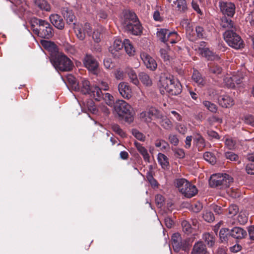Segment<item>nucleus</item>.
I'll list each match as a JSON object with an SVG mask.
<instances>
[{
  "label": "nucleus",
  "instance_id": "f257e3e1",
  "mask_svg": "<svg viewBox=\"0 0 254 254\" xmlns=\"http://www.w3.org/2000/svg\"><path fill=\"white\" fill-rule=\"evenodd\" d=\"M121 22L125 30L130 34L137 35L142 32V27L134 12H125Z\"/></svg>",
  "mask_w": 254,
  "mask_h": 254
},
{
  "label": "nucleus",
  "instance_id": "f03ea898",
  "mask_svg": "<svg viewBox=\"0 0 254 254\" xmlns=\"http://www.w3.org/2000/svg\"><path fill=\"white\" fill-rule=\"evenodd\" d=\"M31 23L33 32L39 37L50 39L53 36V28L48 22L34 17L31 19Z\"/></svg>",
  "mask_w": 254,
  "mask_h": 254
},
{
  "label": "nucleus",
  "instance_id": "7ed1b4c3",
  "mask_svg": "<svg viewBox=\"0 0 254 254\" xmlns=\"http://www.w3.org/2000/svg\"><path fill=\"white\" fill-rule=\"evenodd\" d=\"M160 84L170 95H177L182 92V87L180 82L170 77H161Z\"/></svg>",
  "mask_w": 254,
  "mask_h": 254
},
{
  "label": "nucleus",
  "instance_id": "20e7f679",
  "mask_svg": "<svg viewBox=\"0 0 254 254\" xmlns=\"http://www.w3.org/2000/svg\"><path fill=\"white\" fill-rule=\"evenodd\" d=\"M51 62L57 70L62 71H69L73 67L71 60L62 53H58L53 58Z\"/></svg>",
  "mask_w": 254,
  "mask_h": 254
},
{
  "label": "nucleus",
  "instance_id": "39448f33",
  "mask_svg": "<svg viewBox=\"0 0 254 254\" xmlns=\"http://www.w3.org/2000/svg\"><path fill=\"white\" fill-rule=\"evenodd\" d=\"M114 108L119 116L125 118L126 122L131 123L133 121L132 109L126 101L123 100L116 101Z\"/></svg>",
  "mask_w": 254,
  "mask_h": 254
},
{
  "label": "nucleus",
  "instance_id": "423d86ee",
  "mask_svg": "<svg viewBox=\"0 0 254 254\" xmlns=\"http://www.w3.org/2000/svg\"><path fill=\"white\" fill-rule=\"evenodd\" d=\"M176 184L179 191L187 197H192L198 192L196 187L185 179L176 180Z\"/></svg>",
  "mask_w": 254,
  "mask_h": 254
},
{
  "label": "nucleus",
  "instance_id": "0eeeda50",
  "mask_svg": "<svg viewBox=\"0 0 254 254\" xmlns=\"http://www.w3.org/2000/svg\"><path fill=\"white\" fill-rule=\"evenodd\" d=\"M233 182V178L226 174H217L211 176L210 180V185L212 187H218L223 189L229 187Z\"/></svg>",
  "mask_w": 254,
  "mask_h": 254
},
{
  "label": "nucleus",
  "instance_id": "6e6552de",
  "mask_svg": "<svg viewBox=\"0 0 254 254\" xmlns=\"http://www.w3.org/2000/svg\"><path fill=\"white\" fill-rule=\"evenodd\" d=\"M224 38L227 44L233 48L238 50L244 47L243 41L233 30L226 31L224 33Z\"/></svg>",
  "mask_w": 254,
  "mask_h": 254
},
{
  "label": "nucleus",
  "instance_id": "1a4fd4ad",
  "mask_svg": "<svg viewBox=\"0 0 254 254\" xmlns=\"http://www.w3.org/2000/svg\"><path fill=\"white\" fill-rule=\"evenodd\" d=\"M171 243L173 250L176 252H179L181 249L185 252H188L189 250L190 244L186 240L182 241L179 233H175L172 235Z\"/></svg>",
  "mask_w": 254,
  "mask_h": 254
},
{
  "label": "nucleus",
  "instance_id": "9d476101",
  "mask_svg": "<svg viewBox=\"0 0 254 254\" xmlns=\"http://www.w3.org/2000/svg\"><path fill=\"white\" fill-rule=\"evenodd\" d=\"M74 25V30L77 37L80 40H83L86 35H90L91 33V29L89 23H86L84 24H75Z\"/></svg>",
  "mask_w": 254,
  "mask_h": 254
},
{
  "label": "nucleus",
  "instance_id": "9b49d317",
  "mask_svg": "<svg viewBox=\"0 0 254 254\" xmlns=\"http://www.w3.org/2000/svg\"><path fill=\"white\" fill-rule=\"evenodd\" d=\"M140 58L146 67L152 71L155 70L157 67V64L156 61L145 52L140 54Z\"/></svg>",
  "mask_w": 254,
  "mask_h": 254
},
{
  "label": "nucleus",
  "instance_id": "f8f14e48",
  "mask_svg": "<svg viewBox=\"0 0 254 254\" xmlns=\"http://www.w3.org/2000/svg\"><path fill=\"white\" fill-rule=\"evenodd\" d=\"M84 64L89 70L96 73L99 64L97 61L90 55H86L84 59Z\"/></svg>",
  "mask_w": 254,
  "mask_h": 254
},
{
  "label": "nucleus",
  "instance_id": "ddd939ff",
  "mask_svg": "<svg viewBox=\"0 0 254 254\" xmlns=\"http://www.w3.org/2000/svg\"><path fill=\"white\" fill-rule=\"evenodd\" d=\"M219 6L221 11L224 14L232 17L235 12V5L231 2L220 1Z\"/></svg>",
  "mask_w": 254,
  "mask_h": 254
},
{
  "label": "nucleus",
  "instance_id": "4468645a",
  "mask_svg": "<svg viewBox=\"0 0 254 254\" xmlns=\"http://www.w3.org/2000/svg\"><path fill=\"white\" fill-rule=\"evenodd\" d=\"M158 110L155 108H150L140 113L139 118L142 122L148 123L152 121V118L158 114Z\"/></svg>",
  "mask_w": 254,
  "mask_h": 254
},
{
  "label": "nucleus",
  "instance_id": "2eb2a0df",
  "mask_svg": "<svg viewBox=\"0 0 254 254\" xmlns=\"http://www.w3.org/2000/svg\"><path fill=\"white\" fill-rule=\"evenodd\" d=\"M118 90L121 96L127 99L132 96V91L128 83L124 82H121L118 85Z\"/></svg>",
  "mask_w": 254,
  "mask_h": 254
},
{
  "label": "nucleus",
  "instance_id": "dca6fc26",
  "mask_svg": "<svg viewBox=\"0 0 254 254\" xmlns=\"http://www.w3.org/2000/svg\"><path fill=\"white\" fill-rule=\"evenodd\" d=\"M124 46V42L119 39H116L113 44L109 48V51L115 57L119 58L120 56L119 51L122 50Z\"/></svg>",
  "mask_w": 254,
  "mask_h": 254
},
{
  "label": "nucleus",
  "instance_id": "f3484780",
  "mask_svg": "<svg viewBox=\"0 0 254 254\" xmlns=\"http://www.w3.org/2000/svg\"><path fill=\"white\" fill-rule=\"evenodd\" d=\"M231 236L237 240L245 238L247 235V232L243 228L239 227H235L231 230Z\"/></svg>",
  "mask_w": 254,
  "mask_h": 254
},
{
  "label": "nucleus",
  "instance_id": "a211bd4d",
  "mask_svg": "<svg viewBox=\"0 0 254 254\" xmlns=\"http://www.w3.org/2000/svg\"><path fill=\"white\" fill-rule=\"evenodd\" d=\"M91 88L89 81L86 79H82L79 82V89L76 91H79L84 95H89Z\"/></svg>",
  "mask_w": 254,
  "mask_h": 254
},
{
  "label": "nucleus",
  "instance_id": "6ab92c4d",
  "mask_svg": "<svg viewBox=\"0 0 254 254\" xmlns=\"http://www.w3.org/2000/svg\"><path fill=\"white\" fill-rule=\"evenodd\" d=\"M50 20L51 23L59 29H63L64 26V23L61 16L57 14L50 15Z\"/></svg>",
  "mask_w": 254,
  "mask_h": 254
},
{
  "label": "nucleus",
  "instance_id": "aec40b11",
  "mask_svg": "<svg viewBox=\"0 0 254 254\" xmlns=\"http://www.w3.org/2000/svg\"><path fill=\"white\" fill-rule=\"evenodd\" d=\"M160 54L161 57L163 59L164 61L166 64L169 63L172 59V52L168 45H166L164 48H161L160 49Z\"/></svg>",
  "mask_w": 254,
  "mask_h": 254
},
{
  "label": "nucleus",
  "instance_id": "412c9836",
  "mask_svg": "<svg viewBox=\"0 0 254 254\" xmlns=\"http://www.w3.org/2000/svg\"><path fill=\"white\" fill-rule=\"evenodd\" d=\"M62 13L68 24H70L74 23V21L75 19V16L72 10L67 7H64L62 9Z\"/></svg>",
  "mask_w": 254,
  "mask_h": 254
},
{
  "label": "nucleus",
  "instance_id": "4be33fe9",
  "mask_svg": "<svg viewBox=\"0 0 254 254\" xmlns=\"http://www.w3.org/2000/svg\"><path fill=\"white\" fill-rule=\"evenodd\" d=\"M207 249L202 242H198L193 245L191 254H206Z\"/></svg>",
  "mask_w": 254,
  "mask_h": 254
},
{
  "label": "nucleus",
  "instance_id": "5701e85b",
  "mask_svg": "<svg viewBox=\"0 0 254 254\" xmlns=\"http://www.w3.org/2000/svg\"><path fill=\"white\" fill-rule=\"evenodd\" d=\"M220 25L223 28L228 29V30H236V27L234 25L233 22L230 18H228L225 16H223L221 18Z\"/></svg>",
  "mask_w": 254,
  "mask_h": 254
},
{
  "label": "nucleus",
  "instance_id": "b1692460",
  "mask_svg": "<svg viewBox=\"0 0 254 254\" xmlns=\"http://www.w3.org/2000/svg\"><path fill=\"white\" fill-rule=\"evenodd\" d=\"M218 102L220 106L225 108L229 107L234 104L233 99L227 95L220 96Z\"/></svg>",
  "mask_w": 254,
  "mask_h": 254
},
{
  "label": "nucleus",
  "instance_id": "393cba45",
  "mask_svg": "<svg viewBox=\"0 0 254 254\" xmlns=\"http://www.w3.org/2000/svg\"><path fill=\"white\" fill-rule=\"evenodd\" d=\"M198 49L200 54L208 60H215L219 58L218 56L214 55L213 53L208 48H199Z\"/></svg>",
  "mask_w": 254,
  "mask_h": 254
},
{
  "label": "nucleus",
  "instance_id": "a878e982",
  "mask_svg": "<svg viewBox=\"0 0 254 254\" xmlns=\"http://www.w3.org/2000/svg\"><path fill=\"white\" fill-rule=\"evenodd\" d=\"M134 145L138 151L142 155L145 161L149 162L150 156L147 149L143 146L140 143L135 141Z\"/></svg>",
  "mask_w": 254,
  "mask_h": 254
},
{
  "label": "nucleus",
  "instance_id": "bb28decb",
  "mask_svg": "<svg viewBox=\"0 0 254 254\" xmlns=\"http://www.w3.org/2000/svg\"><path fill=\"white\" fill-rule=\"evenodd\" d=\"M193 141L196 144L199 151L202 150L205 147V140L199 133H197L194 135Z\"/></svg>",
  "mask_w": 254,
  "mask_h": 254
},
{
  "label": "nucleus",
  "instance_id": "cd10ccee",
  "mask_svg": "<svg viewBox=\"0 0 254 254\" xmlns=\"http://www.w3.org/2000/svg\"><path fill=\"white\" fill-rule=\"evenodd\" d=\"M126 73H127L128 76L130 81L135 85H137L139 84V80L137 78V76L135 71L130 67H127L125 70Z\"/></svg>",
  "mask_w": 254,
  "mask_h": 254
},
{
  "label": "nucleus",
  "instance_id": "c85d7f7f",
  "mask_svg": "<svg viewBox=\"0 0 254 254\" xmlns=\"http://www.w3.org/2000/svg\"><path fill=\"white\" fill-rule=\"evenodd\" d=\"M97 101H100L103 96L102 92L100 87L97 86H92L89 95Z\"/></svg>",
  "mask_w": 254,
  "mask_h": 254
},
{
  "label": "nucleus",
  "instance_id": "c756f323",
  "mask_svg": "<svg viewBox=\"0 0 254 254\" xmlns=\"http://www.w3.org/2000/svg\"><path fill=\"white\" fill-rule=\"evenodd\" d=\"M36 6L42 10L49 11L51 10V6L46 0H34Z\"/></svg>",
  "mask_w": 254,
  "mask_h": 254
},
{
  "label": "nucleus",
  "instance_id": "7c9ffc66",
  "mask_svg": "<svg viewBox=\"0 0 254 254\" xmlns=\"http://www.w3.org/2000/svg\"><path fill=\"white\" fill-rule=\"evenodd\" d=\"M169 30L166 29H161L157 32V36L159 40L165 43L168 42Z\"/></svg>",
  "mask_w": 254,
  "mask_h": 254
},
{
  "label": "nucleus",
  "instance_id": "2f4dec72",
  "mask_svg": "<svg viewBox=\"0 0 254 254\" xmlns=\"http://www.w3.org/2000/svg\"><path fill=\"white\" fill-rule=\"evenodd\" d=\"M193 81L199 86H202L205 84V81L201 74L197 71L194 70L192 75Z\"/></svg>",
  "mask_w": 254,
  "mask_h": 254
},
{
  "label": "nucleus",
  "instance_id": "473e14b6",
  "mask_svg": "<svg viewBox=\"0 0 254 254\" xmlns=\"http://www.w3.org/2000/svg\"><path fill=\"white\" fill-rule=\"evenodd\" d=\"M231 231L227 228H222L219 232L220 240L222 243L228 242L231 235Z\"/></svg>",
  "mask_w": 254,
  "mask_h": 254
},
{
  "label": "nucleus",
  "instance_id": "72a5a7b5",
  "mask_svg": "<svg viewBox=\"0 0 254 254\" xmlns=\"http://www.w3.org/2000/svg\"><path fill=\"white\" fill-rule=\"evenodd\" d=\"M139 78L141 82L146 86H150L152 85V82L149 75L145 72H142L139 74Z\"/></svg>",
  "mask_w": 254,
  "mask_h": 254
},
{
  "label": "nucleus",
  "instance_id": "f704fd0d",
  "mask_svg": "<svg viewBox=\"0 0 254 254\" xmlns=\"http://www.w3.org/2000/svg\"><path fill=\"white\" fill-rule=\"evenodd\" d=\"M180 25L183 28L185 29L187 34L190 36L193 32V28L190 21L188 19H184L181 21Z\"/></svg>",
  "mask_w": 254,
  "mask_h": 254
},
{
  "label": "nucleus",
  "instance_id": "c9c22d12",
  "mask_svg": "<svg viewBox=\"0 0 254 254\" xmlns=\"http://www.w3.org/2000/svg\"><path fill=\"white\" fill-rule=\"evenodd\" d=\"M203 239L208 247H212L215 243V237L212 234L206 233L203 234Z\"/></svg>",
  "mask_w": 254,
  "mask_h": 254
},
{
  "label": "nucleus",
  "instance_id": "e433bc0d",
  "mask_svg": "<svg viewBox=\"0 0 254 254\" xmlns=\"http://www.w3.org/2000/svg\"><path fill=\"white\" fill-rule=\"evenodd\" d=\"M124 46L126 53L129 56H133L135 53V49L132 45L130 41L128 39H125L124 41Z\"/></svg>",
  "mask_w": 254,
  "mask_h": 254
},
{
  "label": "nucleus",
  "instance_id": "4c0bfd02",
  "mask_svg": "<svg viewBox=\"0 0 254 254\" xmlns=\"http://www.w3.org/2000/svg\"><path fill=\"white\" fill-rule=\"evenodd\" d=\"M158 118H160L161 121L160 122L161 126L165 129H171L173 127L171 121L166 117H162V116L159 115L157 117Z\"/></svg>",
  "mask_w": 254,
  "mask_h": 254
},
{
  "label": "nucleus",
  "instance_id": "58836bf2",
  "mask_svg": "<svg viewBox=\"0 0 254 254\" xmlns=\"http://www.w3.org/2000/svg\"><path fill=\"white\" fill-rule=\"evenodd\" d=\"M155 146L160 148V149L163 151L169 148V144L163 139H157L155 142Z\"/></svg>",
  "mask_w": 254,
  "mask_h": 254
},
{
  "label": "nucleus",
  "instance_id": "ea45409f",
  "mask_svg": "<svg viewBox=\"0 0 254 254\" xmlns=\"http://www.w3.org/2000/svg\"><path fill=\"white\" fill-rule=\"evenodd\" d=\"M83 104L92 114H96L97 113L98 110L92 100H89L87 101L86 103L83 102Z\"/></svg>",
  "mask_w": 254,
  "mask_h": 254
},
{
  "label": "nucleus",
  "instance_id": "a19ab883",
  "mask_svg": "<svg viewBox=\"0 0 254 254\" xmlns=\"http://www.w3.org/2000/svg\"><path fill=\"white\" fill-rule=\"evenodd\" d=\"M158 161L163 168H165L169 165L167 157L161 153H159L158 154Z\"/></svg>",
  "mask_w": 254,
  "mask_h": 254
},
{
  "label": "nucleus",
  "instance_id": "79ce46f5",
  "mask_svg": "<svg viewBox=\"0 0 254 254\" xmlns=\"http://www.w3.org/2000/svg\"><path fill=\"white\" fill-rule=\"evenodd\" d=\"M168 36V42L171 44L176 43L181 39L180 36L175 31L170 32L169 31Z\"/></svg>",
  "mask_w": 254,
  "mask_h": 254
},
{
  "label": "nucleus",
  "instance_id": "37998d69",
  "mask_svg": "<svg viewBox=\"0 0 254 254\" xmlns=\"http://www.w3.org/2000/svg\"><path fill=\"white\" fill-rule=\"evenodd\" d=\"M204 159L210 163L211 164H214L216 162V159L213 154L209 152H206L203 154Z\"/></svg>",
  "mask_w": 254,
  "mask_h": 254
},
{
  "label": "nucleus",
  "instance_id": "c03bdc74",
  "mask_svg": "<svg viewBox=\"0 0 254 254\" xmlns=\"http://www.w3.org/2000/svg\"><path fill=\"white\" fill-rule=\"evenodd\" d=\"M105 103L110 106H112L114 104V98L113 96L108 93L103 94L102 98Z\"/></svg>",
  "mask_w": 254,
  "mask_h": 254
},
{
  "label": "nucleus",
  "instance_id": "a18cd8bd",
  "mask_svg": "<svg viewBox=\"0 0 254 254\" xmlns=\"http://www.w3.org/2000/svg\"><path fill=\"white\" fill-rule=\"evenodd\" d=\"M239 211V208L236 205L233 204L229 206L228 208V217L229 218H233L236 215Z\"/></svg>",
  "mask_w": 254,
  "mask_h": 254
},
{
  "label": "nucleus",
  "instance_id": "49530a36",
  "mask_svg": "<svg viewBox=\"0 0 254 254\" xmlns=\"http://www.w3.org/2000/svg\"><path fill=\"white\" fill-rule=\"evenodd\" d=\"M178 10L185 12L187 9V5L186 0H177L175 2Z\"/></svg>",
  "mask_w": 254,
  "mask_h": 254
},
{
  "label": "nucleus",
  "instance_id": "de8ad7c7",
  "mask_svg": "<svg viewBox=\"0 0 254 254\" xmlns=\"http://www.w3.org/2000/svg\"><path fill=\"white\" fill-rule=\"evenodd\" d=\"M203 105L205 107L211 112L215 113L217 110V107L215 104L208 101H204Z\"/></svg>",
  "mask_w": 254,
  "mask_h": 254
},
{
  "label": "nucleus",
  "instance_id": "09e8293b",
  "mask_svg": "<svg viewBox=\"0 0 254 254\" xmlns=\"http://www.w3.org/2000/svg\"><path fill=\"white\" fill-rule=\"evenodd\" d=\"M67 80L71 84V88L74 90L79 89V82L77 83L75 78L72 75L67 77Z\"/></svg>",
  "mask_w": 254,
  "mask_h": 254
},
{
  "label": "nucleus",
  "instance_id": "8fccbe9b",
  "mask_svg": "<svg viewBox=\"0 0 254 254\" xmlns=\"http://www.w3.org/2000/svg\"><path fill=\"white\" fill-rule=\"evenodd\" d=\"M203 218L205 221L209 223L213 222L215 219L213 214L211 212L208 211H206L204 213Z\"/></svg>",
  "mask_w": 254,
  "mask_h": 254
},
{
  "label": "nucleus",
  "instance_id": "3c124183",
  "mask_svg": "<svg viewBox=\"0 0 254 254\" xmlns=\"http://www.w3.org/2000/svg\"><path fill=\"white\" fill-rule=\"evenodd\" d=\"M132 133L133 135L139 140L144 141L145 139V136L136 129H133L132 130Z\"/></svg>",
  "mask_w": 254,
  "mask_h": 254
},
{
  "label": "nucleus",
  "instance_id": "603ef678",
  "mask_svg": "<svg viewBox=\"0 0 254 254\" xmlns=\"http://www.w3.org/2000/svg\"><path fill=\"white\" fill-rule=\"evenodd\" d=\"M112 129L114 132H115L116 133L119 134L121 137H124L126 136L125 133L120 128L119 125L117 124L112 125Z\"/></svg>",
  "mask_w": 254,
  "mask_h": 254
},
{
  "label": "nucleus",
  "instance_id": "864d4df0",
  "mask_svg": "<svg viewBox=\"0 0 254 254\" xmlns=\"http://www.w3.org/2000/svg\"><path fill=\"white\" fill-rule=\"evenodd\" d=\"M226 158L231 161H236L238 160V156L233 152H226L225 153Z\"/></svg>",
  "mask_w": 254,
  "mask_h": 254
},
{
  "label": "nucleus",
  "instance_id": "5fc2aeb1",
  "mask_svg": "<svg viewBox=\"0 0 254 254\" xmlns=\"http://www.w3.org/2000/svg\"><path fill=\"white\" fill-rule=\"evenodd\" d=\"M236 144V140L230 138L226 139L225 141V146L230 150L234 149Z\"/></svg>",
  "mask_w": 254,
  "mask_h": 254
},
{
  "label": "nucleus",
  "instance_id": "6e6d98bb",
  "mask_svg": "<svg viewBox=\"0 0 254 254\" xmlns=\"http://www.w3.org/2000/svg\"><path fill=\"white\" fill-rule=\"evenodd\" d=\"M224 82L226 84V85L229 87V88H235V84L234 82L233 76H228L226 77L224 79Z\"/></svg>",
  "mask_w": 254,
  "mask_h": 254
},
{
  "label": "nucleus",
  "instance_id": "4d7b16f0",
  "mask_svg": "<svg viewBox=\"0 0 254 254\" xmlns=\"http://www.w3.org/2000/svg\"><path fill=\"white\" fill-rule=\"evenodd\" d=\"M168 139L171 144L174 146L178 145L179 140L177 135L170 134L168 136Z\"/></svg>",
  "mask_w": 254,
  "mask_h": 254
},
{
  "label": "nucleus",
  "instance_id": "13d9d810",
  "mask_svg": "<svg viewBox=\"0 0 254 254\" xmlns=\"http://www.w3.org/2000/svg\"><path fill=\"white\" fill-rule=\"evenodd\" d=\"M248 218L246 214L244 212H240L238 217V221L239 223L240 224H245L248 222Z\"/></svg>",
  "mask_w": 254,
  "mask_h": 254
},
{
  "label": "nucleus",
  "instance_id": "bf43d9fd",
  "mask_svg": "<svg viewBox=\"0 0 254 254\" xmlns=\"http://www.w3.org/2000/svg\"><path fill=\"white\" fill-rule=\"evenodd\" d=\"M209 70L211 72L215 74H218L221 72V68L215 64L209 65Z\"/></svg>",
  "mask_w": 254,
  "mask_h": 254
},
{
  "label": "nucleus",
  "instance_id": "052dcab7",
  "mask_svg": "<svg viewBox=\"0 0 254 254\" xmlns=\"http://www.w3.org/2000/svg\"><path fill=\"white\" fill-rule=\"evenodd\" d=\"M195 31L197 34V36L199 38H204L205 37V33L204 32L203 28L199 26L196 27Z\"/></svg>",
  "mask_w": 254,
  "mask_h": 254
},
{
  "label": "nucleus",
  "instance_id": "680f3d73",
  "mask_svg": "<svg viewBox=\"0 0 254 254\" xmlns=\"http://www.w3.org/2000/svg\"><path fill=\"white\" fill-rule=\"evenodd\" d=\"M164 201V198L162 195L157 194L155 196V202L159 207H161Z\"/></svg>",
  "mask_w": 254,
  "mask_h": 254
},
{
  "label": "nucleus",
  "instance_id": "e2e57ef3",
  "mask_svg": "<svg viewBox=\"0 0 254 254\" xmlns=\"http://www.w3.org/2000/svg\"><path fill=\"white\" fill-rule=\"evenodd\" d=\"M246 19V21L249 22L251 26H254V10L248 14Z\"/></svg>",
  "mask_w": 254,
  "mask_h": 254
},
{
  "label": "nucleus",
  "instance_id": "0e129e2a",
  "mask_svg": "<svg viewBox=\"0 0 254 254\" xmlns=\"http://www.w3.org/2000/svg\"><path fill=\"white\" fill-rule=\"evenodd\" d=\"M182 225L183 230L186 233H190L191 232V226L189 222L187 221H183L182 222Z\"/></svg>",
  "mask_w": 254,
  "mask_h": 254
},
{
  "label": "nucleus",
  "instance_id": "69168bd1",
  "mask_svg": "<svg viewBox=\"0 0 254 254\" xmlns=\"http://www.w3.org/2000/svg\"><path fill=\"white\" fill-rule=\"evenodd\" d=\"M176 128L180 133L182 134H185L187 130V127L181 124H177Z\"/></svg>",
  "mask_w": 254,
  "mask_h": 254
},
{
  "label": "nucleus",
  "instance_id": "338daca9",
  "mask_svg": "<svg viewBox=\"0 0 254 254\" xmlns=\"http://www.w3.org/2000/svg\"><path fill=\"white\" fill-rule=\"evenodd\" d=\"M244 121L246 124L250 125L252 126H254V118L252 116H246L244 118Z\"/></svg>",
  "mask_w": 254,
  "mask_h": 254
},
{
  "label": "nucleus",
  "instance_id": "774afa93",
  "mask_svg": "<svg viewBox=\"0 0 254 254\" xmlns=\"http://www.w3.org/2000/svg\"><path fill=\"white\" fill-rule=\"evenodd\" d=\"M248 231L250 239L254 241V225L248 227Z\"/></svg>",
  "mask_w": 254,
  "mask_h": 254
}]
</instances>
